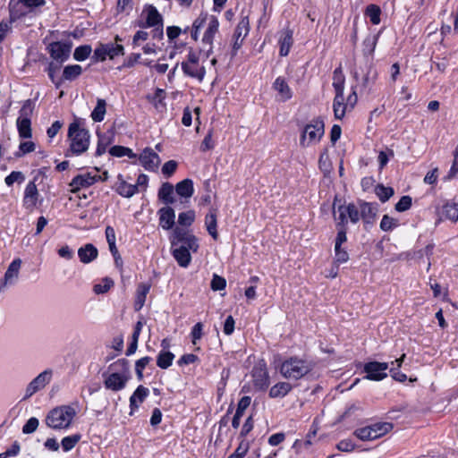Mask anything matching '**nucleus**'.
Returning <instances> with one entry per match:
<instances>
[{
	"mask_svg": "<svg viewBox=\"0 0 458 458\" xmlns=\"http://www.w3.org/2000/svg\"><path fill=\"white\" fill-rule=\"evenodd\" d=\"M104 386L113 392H119L125 388L131 379L130 362L123 358L113 362L108 367V371L102 374Z\"/></svg>",
	"mask_w": 458,
	"mask_h": 458,
	"instance_id": "nucleus-1",
	"label": "nucleus"
},
{
	"mask_svg": "<svg viewBox=\"0 0 458 458\" xmlns=\"http://www.w3.org/2000/svg\"><path fill=\"white\" fill-rule=\"evenodd\" d=\"M311 360L299 356H291L284 360L277 367L280 375L287 380H299L309 375L314 369Z\"/></svg>",
	"mask_w": 458,
	"mask_h": 458,
	"instance_id": "nucleus-2",
	"label": "nucleus"
},
{
	"mask_svg": "<svg viewBox=\"0 0 458 458\" xmlns=\"http://www.w3.org/2000/svg\"><path fill=\"white\" fill-rule=\"evenodd\" d=\"M67 136L70 147L65 157L80 156L88 150L90 142L89 130L81 128L76 122H73L69 125Z\"/></svg>",
	"mask_w": 458,
	"mask_h": 458,
	"instance_id": "nucleus-3",
	"label": "nucleus"
},
{
	"mask_svg": "<svg viewBox=\"0 0 458 458\" xmlns=\"http://www.w3.org/2000/svg\"><path fill=\"white\" fill-rule=\"evenodd\" d=\"M333 216L335 225L347 227L348 221L357 224L360 221L359 208L354 203H348L338 196H335L333 202Z\"/></svg>",
	"mask_w": 458,
	"mask_h": 458,
	"instance_id": "nucleus-4",
	"label": "nucleus"
},
{
	"mask_svg": "<svg viewBox=\"0 0 458 458\" xmlns=\"http://www.w3.org/2000/svg\"><path fill=\"white\" fill-rule=\"evenodd\" d=\"M76 416L75 409L71 405H62L52 409L46 417L47 427L58 430L70 428Z\"/></svg>",
	"mask_w": 458,
	"mask_h": 458,
	"instance_id": "nucleus-5",
	"label": "nucleus"
},
{
	"mask_svg": "<svg viewBox=\"0 0 458 458\" xmlns=\"http://www.w3.org/2000/svg\"><path fill=\"white\" fill-rule=\"evenodd\" d=\"M325 133V123L322 117L313 118L306 124L301 133L300 145L308 148L320 141Z\"/></svg>",
	"mask_w": 458,
	"mask_h": 458,
	"instance_id": "nucleus-6",
	"label": "nucleus"
},
{
	"mask_svg": "<svg viewBox=\"0 0 458 458\" xmlns=\"http://www.w3.org/2000/svg\"><path fill=\"white\" fill-rule=\"evenodd\" d=\"M200 53L201 50L196 51L192 47H189L186 60L181 64L186 76L195 78L199 81H202L206 74L205 67L199 63Z\"/></svg>",
	"mask_w": 458,
	"mask_h": 458,
	"instance_id": "nucleus-7",
	"label": "nucleus"
},
{
	"mask_svg": "<svg viewBox=\"0 0 458 458\" xmlns=\"http://www.w3.org/2000/svg\"><path fill=\"white\" fill-rule=\"evenodd\" d=\"M124 55V47L120 44L99 43L93 52L91 57L93 62H104L107 57L114 59L116 56Z\"/></svg>",
	"mask_w": 458,
	"mask_h": 458,
	"instance_id": "nucleus-8",
	"label": "nucleus"
},
{
	"mask_svg": "<svg viewBox=\"0 0 458 458\" xmlns=\"http://www.w3.org/2000/svg\"><path fill=\"white\" fill-rule=\"evenodd\" d=\"M164 23L163 16L153 4H146L140 14V19L136 21L135 26L140 29H148Z\"/></svg>",
	"mask_w": 458,
	"mask_h": 458,
	"instance_id": "nucleus-9",
	"label": "nucleus"
},
{
	"mask_svg": "<svg viewBox=\"0 0 458 458\" xmlns=\"http://www.w3.org/2000/svg\"><path fill=\"white\" fill-rule=\"evenodd\" d=\"M72 42L71 40L55 41L48 45L50 56L59 64L67 61L71 55Z\"/></svg>",
	"mask_w": 458,
	"mask_h": 458,
	"instance_id": "nucleus-10",
	"label": "nucleus"
},
{
	"mask_svg": "<svg viewBox=\"0 0 458 458\" xmlns=\"http://www.w3.org/2000/svg\"><path fill=\"white\" fill-rule=\"evenodd\" d=\"M250 32V20L248 15L242 14L241 20L238 22L234 33L233 43L232 47V57L235 56L238 50L242 47L245 38Z\"/></svg>",
	"mask_w": 458,
	"mask_h": 458,
	"instance_id": "nucleus-11",
	"label": "nucleus"
},
{
	"mask_svg": "<svg viewBox=\"0 0 458 458\" xmlns=\"http://www.w3.org/2000/svg\"><path fill=\"white\" fill-rule=\"evenodd\" d=\"M179 243H182V245H187L192 252H197L199 250L198 239L195 235L189 233L183 228L175 227L171 238V246L174 247Z\"/></svg>",
	"mask_w": 458,
	"mask_h": 458,
	"instance_id": "nucleus-12",
	"label": "nucleus"
},
{
	"mask_svg": "<svg viewBox=\"0 0 458 458\" xmlns=\"http://www.w3.org/2000/svg\"><path fill=\"white\" fill-rule=\"evenodd\" d=\"M100 178V174L92 172L78 174L72 179L69 184L72 188L71 191L72 193H77L81 189H86L92 186L97 182H98Z\"/></svg>",
	"mask_w": 458,
	"mask_h": 458,
	"instance_id": "nucleus-13",
	"label": "nucleus"
},
{
	"mask_svg": "<svg viewBox=\"0 0 458 458\" xmlns=\"http://www.w3.org/2000/svg\"><path fill=\"white\" fill-rule=\"evenodd\" d=\"M387 362L369 361L365 363L363 370L366 373L365 378L373 381H380L387 377Z\"/></svg>",
	"mask_w": 458,
	"mask_h": 458,
	"instance_id": "nucleus-14",
	"label": "nucleus"
},
{
	"mask_svg": "<svg viewBox=\"0 0 458 458\" xmlns=\"http://www.w3.org/2000/svg\"><path fill=\"white\" fill-rule=\"evenodd\" d=\"M52 374L53 372L51 369H46L32 379L26 387L23 400L29 399L35 393L43 389L51 381Z\"/></svg>",
	"mask_w": 458,
	"mask_h": 458,
	"instance_id": "nucleus-15",
	"label": "nucleus"
},
{
	"mask_svg": "<svg viewBox=\"0 0 458 458\" xmlns=\"http://www.w3.org/2000/svg\"><path fill=\"white\" fill-rule=\"evenodd\" d=\"M253 384L259 390H266L270 384L269 374L266 363L255 366L251 372Z\"/></svg>",
	"mask_w": 458,
	"mask_h": 458,
	"instance_id": "nucleus-16",
	"label": "nucleus"
},
{
	"mask_svg": "<svg viewBox=\"0 0 458 458\" xmlns=\"http://www.w3.org/2000/svg\"><path fill=\"white\" fill-rule=\"evenodd\" d=\"M140 165L148 171H156L160 164L159 156L149 147L145 148L139 156Z\"/></svg>",
	"mask_w": 458,
	"mask_h": 458,
	"instance_id": "nucleus-17",
	"label": "nucleus"
},
{
	"mask_svg": "<svg viewBox=\"0 0 458 458\" xmlns=\"http://www.w3.org/2000/svg\"><path fill=\"white\" fill-rule=\"evenodd\" d=\"M21 260L14 259L7 267L4 277L0 280V287L5 288L7 285L13 284L19 276Z\"/></svg>",
	"mask_w": 458,
	"mask_h": 458,
	"instance_id": "nucleus-18",
	"label": "nucleus"
},
{
	"mask_svg": "<svg viewBox=\"0 0 458 458\" xmlns=\"http://www.w3.org/2000/svg\"><path fill=\"white\" fill-rule=\"evenodd\" d=\"M38 197L39 193L35 182H29L24 190L23 207L26 209L32 210L37 206Z\"/></svg>",
	"mask_w": 458,
	"mask_h": 458,
	"instance_id": "nucleus-19",
	"label": "nucleus"
},
{
	"mask_svg": "<svg viewBox=\"0 0 458 458\" xmlns=\"http://www.w3.org/2000/svg\"><path fill=\"white\" fill-rule=\"evenodd\" d=\"M191 249L187 245L171 246V253L178 265L182 267H188L191 262Z\"/></svg>",
	"mask_w": 458,
	"mask_h": 458,
	"instance_id": "nucleus-20",
	"label": "nucleus"
},
{
	"mask_svg": "<svg viewBox=\"0 0 458 458\" xmlns=\"http://www.w3.org/2000/svg\"><path fill=\"white\" fill-rule=\"evenodd\" d=\"M360 219L361 218L365 225H372L375 221L377 205L370 202H360Z\"/></svg>",
	"mask_w": 458,
	"mask_h": 458,
	"instance_id": "nucleus-21",
	"label": "nucleus"
},
{
	"mask_svg": "<svg viewBox=\"0 0 458 458\" xmlns=\"http://www.w3.org/2000/svg\"><path fill=\"white\" fill-rule=\"evenodd\" d=\"M159 225L164 230H170L174 225L175 212L170 206H165L157 211Z\"/></svg>",
	"mask_w": 458,
	"mask_h": 458,
	"instance_id": "nucleus-22",
	"label": "nucleus"
},
{
	"mask_svg": "<svg viewBox=\"0 0 458 458\" xmlns=\"http://www.w3.org/2000/svg\"><path fill=\"white\" fill-rule=\"evenodd\" d=\"M98 256V250L92 243H86L78 250V257L83 264H89Z\"/></svg>",
	"mask_w": 458,
	"mask_h": 458,
	"instance_id": "nucleus-23",
	"label": "nucleus"
},
{
	"mask_svg": "<svg viewBox=\"0 0 458 458\" xmlns=\"http://www.w3.org/2000/svg\"><path fill=\"white\" fill-rule=\"evenodd\" d=\"M148 394H149L148 388H147L141 385H140L135 389V391L130 397V409H131L130 414L131 415L135 411H137L139 409V403L137 402H139L140 403H143L144 400L148 396Z\"/></svg>",
	"mask_w": 458,
	"mask_h": 458,
	"instance_id": "nucleus-24",
	"label": "nucleus"
},
{
	"mask_svg": "<svg viewBox=\"0 0 458 458\" xmlns=\"http://www.w3.org/2000/svg\"><path fill=\"white\" fill-rule=\"evenodd\" d=\"M273 89L278 92L280 99L283 102H285L293 98V90L284 77L279 76L275 80L273 83Z\"/></svg>",
	"mask_w": 458,
	"mask_h": 458,
	"instance_id": "nucleus-25",
	"label": "nucleus"
},
{
	"mask_svg": "<svg viewBox=\"0 0 458 458\" xmlns=\"http://www.w3.org/2000/svg\"><path fill=\"white\" fill-rule=\"evenodd\" d=\"M293 386L290 382L280 381L270 387L268 396L272 399H282L285 397Z\"/></svg>",
	"mask_w": 458,
	"mask_h": 458,
	"instance_id": "nucleus-26",
	"label": "nucleus"
},
{
	"mask_svg": "<svg viewBox=\"0 0 458 458\" xmlns=\"http://www.w3.org/2000/svg\"><path fill=\"white\" fill-rule=\"evenodd\" d=\"M205 226L208 234L216 241L218 239L217 232V209L211 208L205 216Z\"/></svg>",
	"mask_w": 458,
	"mask_h": 458,
	"instance_id": "nucleus-27",
	"label": "nucleus"
},
{
	"mask_svg": "<svg viewBox=\"0 0 458 458\" xmlns=\"http://www.w3.org/2000/svg\"><path fill=\"white\" fill-rule=\"evenodd\" d=\"M118 182L115 186V191L123 198H131L138 192V185L130 184L123 180L122 174H119Z\"/></svg>",
	"mask_w": 458,
	"mask_h": 458,
	"instance_id": "nucleus-28",
	"label": "nucleus"
},
{
	"mask_svg": "<svg viewBox=\"0 0 458 458\" xmlns=\"http://www.w3.org/2000/svg\"><path fill=\"white\" fill-rule=\"evenodd\" d=\"M218 19L216 16L211 15L209 17L208 28L206 29L202 38V43L206 45H213L215 36L218 32Z\"/></svg>",
	"mask_w": 458,
	"mask_h": 458,
	"instance_id": "nucleus-29",
	"label": "nucleus"
},
{
	"mask_svg": "<svg viewBox=\"0 0 458 458\" xmlns=\"http://www.w3.org/2000/svg\"><path fill=\"white\" fill-rule=\"evenodd\" d=\"M146 98L151 103L158 112H164L166 109L165 91L162 89H156L154 94L147 95Z\"/></svg>",
	"mask_w": 458,
	"mask_h": 458,
	"instance_id": "nucleus-30",
	"label": "nucleus"
},
{
	"mask_svg": "<svg viewBox=\"0 0 458 458\" xmlns=\"http://www.w3.org/2000/svg\"><path fill=\"white\" fill-rule=\"evenodd\" d=\"M174 191V188L172 183L163 182L157 192L158 199L166 206L174 204L175 202Z\"/></svg>",
	"mask_w": 458,
	"mask_h": 458,
	"instance_id": "nucleus-31",
	"label": "nucleus"
},
{
	"mask_svg": "<svg viewBox=\"0 0 458 458\" xmlns=\"http://www.w3.org/2000/svg\"><path fill=\"white\" fill-rule=\"evenodd\" d=\"M150 288L151 284L148 283H142L138 285L133 305L135 311H140L143 308Z\"/></svg>",
	"mask_w": 458,
	"mask_h": 458,
	"instance_id": "nucleus-32",
	"label": "nucleus"
},
{
	"mask_svg": "<svg viewBox=\"0 0 458 458\" xmlns=\"http://www.w3.org/2000/svg\"><path fill=\"white\" fill-rule=\"evenodd\" d=\"M344 83H345V77L343 73L342 68L338 67L333 72V84L332 85L335 91V97H344Z\"/></svg>",
	"mask_w": 458,
	"mask_h": 458,
	"instance_id": "nucleus-33",
	"label": "nucleus"
},
{
	"mask_svg": "<svg viewBox=\"0 0 458 458\" xmlns=\"http://www.w3.org/2000/svg\"><path fill=\"white\" fill-rule=\"evenodd\" d=\"M24 4L18 0L15 3H13L11 1L9 3V17H10V23H13L16 21L21 19L27 14V12L24 9Z\"/></svg>",
	"mask_w": 458,
	"mask_h": 458,
	"instance_id": "nucleus-34",
	"label": "nucleus"
},
{
	"mask_svg": "<svg viewBox=\"0 0 458 458\" xmlns=\"http://www.w3.org/2000/svg\"><path fill=\"white\" fill-rule=\"evenodd\" d=\"M174 189L176 193L183 198H191L194 193L193 182L189 178L179 182Z\"/></svg>",
	"mask_w": 458,
	"mask_h": 458,
	"instance_id": "nucleus-35",
	"label": "nucleus"
},
{
	"mask_svg": "<svg viewBox=\"0 0 458 458\" xmlns=\"http://www.w3.org/2000/svg\"><path fill=\"white\" fill-rule=\"evenodd\" d=\"M82 73V67L79 64H69L64 68L62 84L65 81H73Z\"/></svg>",
	"mask_w": 458,
	"mask_h": 458,
	"instance_id": "nucleus-36",
	"label": "nucleus"
},
{
	"mask_svg": "<svg viewBox=\"0 0 458 458\" xmlns=\"http://www.w3.org/2000/svg\"><path fill=\"white\" fill-rule=\"evenodd\" d=\"M380 33L369 35L362 42V53L364 56H373Z\"/></svg>",
	"mask_w": 458,
	"mask_h": 458,
	"instance_id": "nucleus-37",
	"label": "nucleus"
},
{
	"mask_svg": "<svg viewBox=\"0 0 458 458\" xmlns=\"http://www.w3.org/2000/svg\"><path fill=\"white\" fill-rule=\"evenodd\" d=\"M293 31L291 30H287L284 32V35L279 39V55L281 56L288 55L290 49L293 46Z\"/></svg>",
	"mask_w": 458,
	"mask_h": 458,
	"instance_id": "nucleus-38",
	"label": "nucleus"
},
{
	"mask_svg": "<svg viewBox=\"0 0 458 458\" xmlns=\"http://www.w3.org/2000/svg\"><path fill=\"white\" fill-rule=\"evenodd\" d=\"M61 64H62L56 62H50L46 69L49 79L56 89H59L62 86V76H57V73L61 69Z\"/></svg>",
	"mask_w": 458,
	"mask_h": 458,
	"instance_id": "nucleus-39",
	"label": "nucleus"
},
{
	"mask_svg": "<svg viewBox=\"0 0 458 458\" xmlns=\"http://www.w3.org/2000/svg\"><path fill=\"white\" fill-rule=\"evenodd\" d=\"M371 434L375 439L382 437L394 428V425L390 422H377L369 425Z\"/></svg>",
	"mask_w": 458,
	"mask_h": 458,
	"instance_id": "nucleus-40",
	"label": "nucleus"
},
{
	"mask_svg": "<svg viewBox=\"0 0 458 458\" xmlns=\"http://www.w3.org/2000/svg\"><path fill=\"white\" fill-rule=\"evenodd\" d=\"M348 108V104L344 103V97L334 98L333 111L335 119L342 120L344 117Z\"/></svg>",
	"mask_w": 458,
	"mask_h": 458,
	"instance_id": "nucleus-41",
	"label": "nucleus"
},
{
	"mask_svg": "<svg viewBox=\"0 0 458 458\" xmlns=\"http://www.w3.org/2000/svg\"><path fill=\"white\" fill-rule=\"evenodd\" d=\"M106 113V102L103 98L97 99V105L91 112L90 117L96 123H100L104 120Z\"/></svg>",
	"mask_w": 458,
	"mask_h": 458,
	"instance_id": "nucleus-42",
	"label": "nucleus"
},
{
	"mask_svg": "<svg viewBox=\"0 0 458 458\" xmlns=\"http://www.w3.org/2000/svg\"><path fill=\"white\" fill-rule=\"evenodd\" d=\"M17 130L20 138L30 139L32 136L31 131V120L27 119H17L16 121Z\"/></svg>",
	"mask_w": 458,
	"mask_h": 458,
	"instance_id": "nucleus-43",
	"label": "nucleus"
},
{
	"mask_svg": "<svg viewBox=\"0 0 458 458\" xmlns=\"http://www.w3.org/2000/svg\"><path fill=\"white\" fill-rule=\"evenodd\" d=\"M174 354L169 351H161L157 357V365L162 369H168L174 359Z\"/></svg>",
	"mask_w": 458,
	"mask_h": 458,
	"instance_id": "nucleus-44",
	"label": "nucleus"
},
{
	"mask_svg": "<svg viewBox=\"0 0 458 458\" xmlns=\"http://www.w3.org/2000/svg\"><path fill=\"white\" fill-rule=\"evenodd\" d=\"M442 216L449 220L456 222L458 220V204L455 202H447L443 206Z\"/></svg>",
	"mask_w": 458,
	"mask_h": 458,
	"instance_id": "nucleus-45",
	"label": "nucleus"
},
{
	"mask_svg": "<svg viewBox=\"0 0 458 458\" xmlns=\"http://www.w3.org/2000/svg\"><path fill=\"white\" fill-rule=\"evenodd\" d=\"M365 15L369 18V21L373 25H377L381 21V9L377 4H369L365 10Z\"/></svg>",
	"mask_w": 458,
	"mask_h": 458,
	"instance_id": "nucleus-46",
	"label": "nucleus"
},
{
	"mask_svg": "<svg viewBox=\"0 0 458 458\" xmlns=\"http://www.w3.org/2000/svg\"><path fill=\"white\" fill-rule=\"evenodd\" d=\"M375 193L383 203L386 202L394 193L392 187H386L383 184H377L375 188Z\"/></svg>",
	"mask_w": 458,
	"mask_h": 458,
	"instance_id": "nucleus-47",
	"label": "nucleus"
},
{
	"mask_svg": "<svg viewBox=\"0 0 458 458\" xmlns=\"http://www.w3.org/2000/svg\"><path fill=\"white\" fill-rule=\"evenodd\" d=\"M92 47L90 45H81L75 48L73 58L78 62L85 61L90 55Z\"/></svg>",
	"mask_w": 458,
	"mask_h": 458,
	"instance_id": "nucleus-48",
	"label": "nucleus"
},
{
	"mask_svg": "<svg viewBox=\"0 0 458 458\" xmlns=\"http://www.w3.org/2000/svg\"><path fill=\"white\" fill-rule=\"evenodd\" d=\"M35 104L31 99H27L23 102L21 108L19 111V117L17 119H27L31 120V115Z\"/></svg>",
	"mask_w": 458,
	"mask_h": 458,
	"instance_id": "nucleus-49",
	"label": "nucleus"
},
{
	"mask_svg": "<svg viewBox=\"0 0 458 458\" xmlns=\"http://www.w3.org/2000/svg\"><path fill=\"white\" fill-rule=\"evenodd\" d=\"M81 438V436L80 434L64 437L61 441V445L64 452H69L73 449Z\"/></svg>",
	"mask_w": 458,
	"mask_h": 458,
	"instance_id": "nucleus-50",
	"label": "nucleus"
},
{
	"mask_svg": "<svg viewBox=\"0 0 458 458\" xmlns=\"http://www.w3.org/2000/svg\"><path fill=\"white\" fill-rule=\"evenodd\" d=\"M196 217L195 211L191 209L185 212H182L178 216V224L181 226H191Z\"/></svg>",
	"mask_w": 458,
	"mask_h": 458,
	"instance_id": "nucleus-51",
	"label": "nucleus"
},
{
	"mask_svg": "<svg viewBox=\"0 0 458 458\" xmlns=\"http://www.w3.org/2000/svg\"><path fill=\"white\" fill-rule=\"evenodd\" d=\"M98 145L95 152L96 157H100L106 153L108 145L111 143V139L104 134L98 133Z\"/></svg>",
	"mask_w": 458,
	"mask_h": 458,
	"instance_id": "nucleus-52",
	"label": "nucleus"
},
{
	"mask_svg": "<svg viewBox=\"0 0 458 458\" xmlns=\"http://www.w3.org/2000/svg\"><path fill=\"white\" fill-rule=\"evenodd\" d=\"M398 225V220L389 216L388 215H384L380 222V229L384 232L393 231Z\"/></svg>",
	"mask_w": 458,
	"mask_h": 458,
	"instance_id": "nucleus-53",
	"label": "nucleus"
},
{
	"mask_svg": "<svg viewBox=\"0 0 458 458\" xmlns=\"http://www.w3.org/2000/svg\"><path fill=\"white\" fill-rule=\"evenodd\" d=\"M114 285V281L108 277L102 279L101 283L96 284L93 287V291L97 294L106 293Z\"/></svg>",
	"mask_w": 458,
	"mask_h": 458,
	"instance_id": "nucleus-54",
	"label": "nucleus"
},
{
	"mask_svg": "<svg viewBox=\"0 0 458 458\" xmlns=\"http://www.w3.org/2000/svg\"><path fill=\"white\" fill-rule=\"evenodd\" d=\"M35 143L32 141L21 142L18 151L14 153V157L19 158L26 154L33 152L35 150Z\"/></svg>",
	"mask_w": 458,
	"mask_h": 458,
	"instance_id": "nucleus-55",
	"label": "nucleus"
},
{
	"mask_svg": "<svg viewBox=\"0 0 458 458\" xmlns=\"http://www.w3.org/2000/svg\"><path fill=\"white\" fill-rule=\"evenodd\" d=\"M335 264L346 263L349 260V253L342 246H335Z\"/></svg>",
	"mask_w": 458,
	"mask_h": 458,
	"instance_id": "nucleus-56",
	"label": "nucleus"
},
{
	"mask_svg": "<svg viewBox=\"0 0 458 458\" xmlns=\"http://www.w3.org/2000/svg\"><path fill=\"white\" fill-rule=\"evenodd\" d=\"M412 204V199L409 195L401 197L399 201L395 204L394 208L397 212H404L408 210Z\"/></svg>",
	"mask_w": 458,
	"mask_h": 458,
	"instance_id": "nucleus-57",
	"label": "nucleus"
},
{
	"mask_svg": "<svg viewBox=\"0 0 458 458\" xmlns=\"http://www.w3.org/2000/svg\"><path fill=\"white\" fill-rule=\"evenodd\" d=\"M353 435L362 441L374 440L369 426L355 429Z\"/></svg>",
	"mask_w": 458,
	"mask_h": 458,
	"instance_id": "nucleus-58",
	"label": "nucleus"
},
{
	"mask_svg": "<svg viewBox=\"0 0 458 458\" xmlns=\"http://www.w3.org/2000/svg\"><path fill=\"white\" fill-rule=\"evenodd\" d=\"M377 77V72L372 67H369L367 73L364 75L362 80V86L364 88H370L374 85Z\"/></svg>",
	"mask_w": 458,
	"mask_h": 458,
	"instance_id": "nucleus-59",
	"label": "nucleus"
},
{
	"mask_svg": "<svg viewBox=\"0 0 458 458\" xmlns=\"http://www.w3.org/2000/svg\"><path fill=\"white\" fill-rule=\"evenodd\" d=\"M226 286V280L216 274H214L212 276V280L210 283V287L213 291H221L224 290Z\"/></svg>",
	"mask_w": 458,
	"mask_h": 458,
	"instance_id": "nucleus-60",
	"label": "nucleus"
},
{
	"mask_svg": "<svg viewBox=\"0 0 458 458\" xmlns=\"http://www.w3.org/2000/svg\"><path fill=\"white\" fill-rule=\"evenodd\" d=\"M251 403V398L250 396H248V395H244L242 396L238 403H237V407H236V411H235V413L236 415H239L241 417L243 416L244 414V411H246V409L250 406Z\"/></svg>",
	"mask_w": 458,
	"mask_h": 458,
	"instance_id": "nucleus-61",
	"label": "nucleus"
},
{
	"mask_svg": "<svg viewBox=\"0 0 458 458\" xmlns=\"http://www.w3.org/2000/svg\"><path fill=\"white\" fill-rule=\"evenodd\" d=\"M24 174L20 171H13L10 174H8L4 182L7 186H12L15 182L21 183L24 181Z\"/></svg>",
	"mask_w": 458,
	"mask_h": 458,
	"instance_id": "nucleus-62",
	"label": "nucleus"
},
{
	"mask_svg": "<svg viewBox=\"0 0 458 458\" xmlns=\"http://www.w3.org/2000/svg\"><path fill=\"white\" fill-rule=\"evenodd\" d=\"M337 229L336 237L335 240V246H342L347 242V227L342 225H335Z\"/></svg>",
	"mask_w": 458,
	"mask_h": 458,
	"instance_id": "nucleus-63",
	"label": "nucleus"
},
{
	"mask_svg": "<svg viewBox=\"0 0 458 458\" xmlns=\"http://www.w3.org/2000/svg\"><path fill=\"white\" fill-rule=\"evenodd\" d=\"M203 335V324L201 322L196 323L191 331V342L193 344H196L199 340L201 339Z\"/></svg>",
	"mask_w": 458,
	"mask_h": 458,
	"instance_id": "nucleus-64",
	"label": "nucleus"
}]
</instances>
